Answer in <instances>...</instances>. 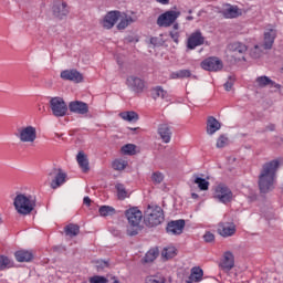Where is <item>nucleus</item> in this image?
Listing matches in <instances>:
<instances>
[{"instance_id":"nucleus-1","label":"nucleus","mask_w":283,"mask_h":283,"mask_svg":"<svg viewBox=\"0 0 283 283\" xmlns=\"http://www.w3.org/2000/svg\"><path fill=\"white\" fill-rule=\"evenodd\" d=\"M280 161L277 159L265 163L259 175V189L261 193H269L275 189Z\"/></svg>"},{"instance_id":"nucleus-2","label":"nucleus","mask_w":283,"mask_h":283,"mask_svg":"<svg viewBox=\"0 0 283 283\" xmlns=\"http://www.w3.org/2000/svg\"><path fill=\"white\" fill-rule=\"evenodd\" d=\"M13 207L20 216H30V212L34 211L36 207V199L31 195L17 192L13 199Z\"/></svg>"},{"instance_id":"nucleus-3","label":"nucleus","mask_w":283,"mask_h":283,"mask_svg":"<svg viewBox=\"0 0 283 283\" xmlns=\"http://www.w3.org/2000/svg\"><path fill=\"white\" fill-rule=\"evenodd\" d=\"M165 220V214L163 213V208L158 206H148L145 216L144 221L147 227H158V224H161Z\"/></svg>"},{"instance_id":"nucleus-4","label":"nucleus","mask_w":283,"mask_h":283,"mask_svg":"<svg viewBox=\"0 0 283 283\" xmlns=\"http://www.w3.org/2000/svg\"><path fill=\"white\" fill-rule=\"evenodd\" d=\"M50 109L56 118H63L67 114V104L62 97H51L50 102Z\"/></svg>"},{"instance_id":"nucleus-5","label":"nucleus","mask_w":283,"mask_h":283,"mask_svg":"<svg viewBox=\"0 0 283 283\" xmlns=\"http://www.w3.org/2000/svg\"><path fill=\"white\" fill-rule=\"evenodd\" d=\"M20 143H29L32 145L36 140V127L34 126H23L18 128V134L15 135Z\"/></svg>"},{"instance_id":"nucleus-6","label":"nucleus","mask_w":283,"mask_h":283,"mask_svg":"<svg viewBox=\"0 0 283 283\" xmlns=\"http://www.w3.org/2000/svg\"><path fill=\"white\" fill-rule=\"evenodd\" d=\"M178 17H180V11H166L157 18V25L159 28H171V25L176 23Z\"/></svg>"},{"instance_id":"nucleus-7","label":"nucleus","mask_w":283,"mask_h":283,"mask_svg":"<svg viewBox=\"0 0 283 283\" xmlns=\"http://www.w3.org/2000/svg\"><path fill=\"white\" fill-rule=\"evenodd\" d=\"M214 198L219 200V202L227 205V202L233 200V192L229 187L224 186V184H220L214 188Z\"/></svg>"},{"instance_id":"nucleus-8","label":"nucleus","mask_w":283,"mask_h":283,"mask_svg":"<svg viewBox=\"0 0 283 283\" xmlns=\"http://www.w3.org/2000/svg\"><path fill=\"white\" fill-rule=\"evenodd\" d=\"M52 12L55 19L63 21V19H66L67 14H70V6H67V2L55 0L52 6Z\"/></svg>"},{"instance_id":"nucleus-9","label":"nucleus","mask_w":283,"mask_h":283,"mask_svg":"<svg viewBox=\"0 0 283 283\" xmlns=\"http://www.w3.org/2000/svg\"><path fill=\"white\" fill-rule=\"evenodd\" d=\"M238 231L235 223L233 222H220L218 224V233L221 238H232Z\"/></svg>"},{"instance_id":"nucleus-10","label":"nucleus","mask_w":283,"mask_h":283,"mask_svg":"<svg viewBox=\"0 0 283 283\" xmlns=\"http://www.w3.org/2000/svg\"><path fill=\"white\" fill-rule=\"evenodd\" d=\"M130 227H138L143 220V212L138 208H130L125 213Z\"/></svg>"},{"instance_id":"nucleus-11","label":"nucleus","mask_w":283,"mask_h":283,"mask_svg":"<svg viewBox=\"0 0 283 283\" xmlns=\"http://www.w3.org/2000/svg\"><path fill=\"white\" fill-rule=\"evenodd\" d=\"M202 70H207L208 72H220L222 70V61L218 57H209L201 62Z\"/></svg>"},{"instance_id":"nucleus-12","label":"nucleus","mask_w":283,"mask_h":283,"mask_svg":"<svg viewBox=\"0 0 283 283\" xmlns=\"http://www.w3.org/2000/svg\"><path fill=\"white\" fill-rule=\"evenodd\" d=\"M275 36H277V31L273 29V27L269 25L264 31V50H271V48H273V43H275Z\"/></svg>"},{"instance_id":"nucleus-13","label":"nucleus","mask_w":283,"mask_h":283,"mask_svg":"<svg viewBox=\"0 0 283 283\" xmlns=\"http://www.w3.org/2000/svg\"><path fill=\"white\" fill-rule=\"evenodd\" d=\"M199 45H205V36H202V32L196 31L188 38L187 48L196 50Z\"/></svg>"},{"instance_id":"nucleus-14","label":"nucleus","mask_w":283,"mask_h":283,"mask_svg":"<svg viewBox=\"0 0 283 283\" xmlns=\"http://www.w3.org/2000/svg\"><path fill=\"white\" fill-rule=\"evenodd\" d=\"M126 84L133 92L136 94H140L145 90V82L140 77H136L134 75L127 77Z\"/></svg>"},{"instance_id":"nucleus-15","label":"nucleus","mask_w":283,"mask_h":283,"mask_svg":"<svg viewBox=\"0 0 283 283\" xmlns=\"http://www.w3.org/2000/svg\"><path fill=\"white\" fill-rule=\"evenodd\" d=\"M52 174L55 176L51 181V189H59L62 185H65V179L67 178V174H65L61 168L54 169ZM50 174V176H52Z\"/></svg>"},{"instance_id":"nucleus-16","label":"nucleus","mask_w":283,"mask_h":283,"mask_svg":"<svg viewBox=\"0 0 283 283\" xmlns=\"http://www.w3.org/2000/svg\"><path fill=\"white\" fill-rule=\"evenodd\" d=\"M118 17H120V11H109L102 21L103 28L106 30H112V28L116 25Z\"/></svg>"},{"instance_id":"nucleus-17","label":"nucleus","mask_w":283,"mask_h":283,"mask_svg":"<svg viewBox=\"0 0 283 283\" xmlns=\"http://www.w3.org/2000/svg\"><path fill=\"white\" fill-rule=\"evenodd\" d=\"M185 230V220L170 221L166 228L167 233L170 235H180Z\"/></svg>"},{"instance_id":"nucleus-18","label":"nucleus","mask_w":283,"mask_h":283,"mask_svg":"<svg viewBox=\"0 0 283 283\" xmlns=\"http://www.w3.org/2000/svg\"><path fill=\"white\" fill-rule=\"evenodd\" d=\"M247 50V44L241 42H233L228 45V52H231L232 56H241V59H244Z\"/></svg>"},{"instance_id":"nucleus-19","label":"nucleus","mask_w":283,"mask_h":283,"mask_svg":"<svg viewBox=\"0 0 283 283\" xmlns=\"http://www.w3.org/2000/svg\"><path fill=\"white\" fill-rule=\"evenodd\" d=\"M254 85L260 90H262L263 87H271V88L275 87V90H280V84L273 82L266 75L256 77Z\"/></svg>"},{"instance_id":"nucleus-20","label":"nucleus","mask_w":283,"mask_h":283,"mask_svg":"<svg viewBox=\"0 0 283 283\" xmlns=\"http://www.w3.org/2000/svg\"><path fill=\"white\" fill-rule=\"evenodd\" d=\"M69 109L73 114H87L90 112V107L85 102L74 101L69 104Z\"/></svg>"},{"instance_id":"nucleus-21","label":"nucleus","mask_w":283,"mask_h":283,"mask_svg":"<svg viewBox=\"0 0 283 283\" xmlns=\"http://www.w3.org/2000/svg\"><path fill=\"white\" fill-rule=\"evenodd\" d=\"M61 78L73 81V83H81L83 81V74L76 70H66L61 73Z\"/></svg>"},{"instance_id":"nucleus-22","label":"nucleus","mask_w":283,"mask_h":283,"mask_svg":"<svg viewBox=\"0 0 283 283\" xmlns=\"http://www.w3.org/2000/svg\"><path fill=\"white\" fill-rule=\"evenodd\" d=\"M223 271H231L233 266H235V259L233 256V253L230 251L224 252L223 259L219 265Z\"/></svg>"},{"instance_id":"nucleus-23","label":"nucleus","mask_w":283,"mask_h":283,"mask_svg":"<svg viewBox=\"0 0 283 283\" xmlns=\"http://www.w3.org/2000/svg\"><path fill=\"white\" fill-rule=\"evenodd\" d=\"M118 24H117V30H126V28H129L132 23H136V19L133 18L132 15H128L127 13H122L119 12L118 15Z\"/></svg>"},{"instance_id":"nucleus-24","label":"nucleus","mask_w":283,"mask_h":283,"mask_svg":"<svg viewBox=\"0 0 283 283\" xmlns=\"http://www.w3.org/2000/svg\"><path fill=\"white\" fill-rule=\"evenodd\" d=\"M221 14L224 17V19H237V17H240V9L235 6L226 4L221 11Z\"/></svg>"},{"instance_id":"nucleus-25","label":"nucleus","mask_w":283,"mask_h":283,"mask_svg":"<svg viewBox=\"0 0 283 283\" xmlns=\"http://www.w3.org/2000/svg\"><path fill=\"white\" fill-rule=\"evenodd\" d=\"M171 127L167 124H160L158 126V135L160 136L163 143H171Z\"/></svg>"},{"instance_id":"nucleus-26","label":"nucleus","mask_w":283,"mask_h":283,"mask_svg":"<svg viewBox=\"0 0 283 283\" xmlns=\"http://www.w3.org/2000/svg\"><path fill=\"white\" fill-rule=\"evenodd\" d=\"M220 122H218V119H216V117L210 116L208 118L207 122V134H209V136H213V134H216V132L220 130Z\"/></svg>"},{"instance_id":"nucleus-27","label":"nucleus","mask_w":283,"mask_h":283,"mask_svg":"<svg viewBox=\"0 0 283 283\" xmlns=\"http://www.w3.org/2000/svg\"><path fill=\"white\" fill-rule=\"evenodd\" d=\"M205 272L200 268H192L189 280L186 283L202 282Z\"/></svg>"},{"instance_id":"nucleus-28","label":"nucleus","mask_w":283,"mask_h":283,"mask_svg":"<svg viewBox=\"0 0 283 283\" xmlns=\"http://www.w3.org/2000/svg\"><path fill=\"white\" fill-rule=\"evenodd\" d=\"M76 160L84 172L90 171V160H87V155H85V153L80 151L76 156Z\"/></svg>"},{"instance_id":"nucleus-29","label":"nucleus","mask_w":283,"mask_h":283,"mask_svg":"<svg viewBox=\"0 0 283 283\" xmlns=\"http://www.w3.org/2000/svg\"><path fill=\"white\" fill-rule=\"evenodd\" d=\"M14 258L17 262H30L32 260L33 255L32 252L25 251V250H19L14 253Z\"/></svg>"},{"instance_id":"nucleus-30","label":"nucleus","mask_w":283,"mask_h":283,"mask_svg":"<svg viewBox=\"0 0 283 283\" xmlns=\"http://www.w3.org/2000/svg\"><path fill=\"white\" fill-rule=\"evenodd\" d=\"M192 178L193 184L198 186V189H200V191H209V181H207V179L198 177V175H193Z\"/></svg>"},{"instance_id":"nucleus-31","label":"nucleus","mask_w":283,"mask_h":283,"mask_svg":"<svg viewBox=\"0 0 283 283\" xmlns=\"http://www.w3.org/2000/svg\"><path fill=\"white\" fill-rule=\"evenodd\" d=\"M98 211H99V216H102V218H107L109 216H116V209L112 206H101Z\"/></svg>"},{"instance_id":"nucleus-32","label":"nucleus","mask_w":283,"mask_h":283,"mask_svg":"<svg viewBox=\"0 0 283 283\" xmlns=\"http://www.w3.org/2000/svg\"><path fill=\"white\" fill-rule=\"evenodd\" d=\"M119 116L123 120H127L128 123H136V120H138V114L136 112H123Z\"/></svg>"},{"instance_id":"nucleus-33","label":"nucleus","mask_w":283,"mask_h":283,"mask_svg":"<svg viewBox=\"0 0 283 283\" xmlns=\"http://www.w3.org/2000/svg\"><path fill=\"white\" fill-rule=\"evenodd\" d=\"M115 188L117 190L118 200H125V198H129V192L127 191V189H125V186L123 184H117Z\"/></svg>"},{"instance_id":"nucleus-34","label":"nucleus","mask_w":283,"mask_h":283,"mask_svg":"<svg viewBox=\"0 0 283 283\" xmlns=\"http://www.w3.org/2000/svg\"><path fill=\"white\" fill-rule=\"evenodd\" d=\"M81 231V228L74 223H70L65 227V233L66 235H70V238H74L75 235H78Z\"/></svg>"},{"instance_id":"nucleus-35","label":"nucleus","mask_w":283,"mask_h":283,"mask_svg":"<svg viewBox=\"0 0 283 283\" xmlns=\"http://www.w3.org/2000/svg\"><path fill=\"white\" fill-rule=\"evenodd\" d=\"M127 165L128 163L125 159H115L112 164V167L115 171H123L127 168Z\"/></svg>"},{"instance_id":"nucleus-36","label":"nucleus","mask_w":283,"mask_h":283,"mask_svg":"<svg viewBox=\"0 0 283 283\" xmlns=\"http://www.w3.org/2000/svg\"><path fill=\"white\" fill-rule=\"evenodd\" d=\"M14 263L8 256L0 255V271H6V269H12Z\"/></svg>"},{"instance_id":"nucleus-37","label":"nucleus","mask_w":283,"mask_h":283,"mask_svg":"<svg viewBox=\"0 0 283 283\" xmlns=\"http://www.w3.org/2000/svg\"><path fill=\"white\" fill-rule=\"evenodd\" d=\"M191 76V71L189 70H179L170 74L171 78H189Z\"/></svg>"},{"instance_id":"nucleus-38","label":"nucleus","mask_w":283,"mask_h":283,"mask_svg":"<svg viewBox=\"0 0 283 283\" xmlns=\"http://www.w3.org/2000/svg\"><path fill=\"white\" fill-rule=\"evenodd\" d=\"M161 255L166 259V260H171V258H176V248L175 247H168L165 248L161 252Z\"/></svg>"},{"instance_id":"nucleus-39","label":"nucleus","mask_w":283,"mask_h":283,"mask_svg":"<svg viewBox=\"0 0 283 283\" xmlns=\"http://www.w3.org/2000/svg\"><path fill=\"white\" fill-rule=\"evenodd\" d=\"M156 258H158V251L156 249L149 250L144 258V262L145 263L154 262Z\"/></svg>"},{"instance_id":"nucleus-40","label":"nucleus","mask_w":283,"mask_h":283,"mask_svg":"<svg viewBox=\"0 0 283 283\" xmlns=\"http://www.w3.org/2000/svg\"><path fill=\"white\" fill-rule=\"evenodd\" d=\"M122 151L126 154V156H134V154H136V145L126 144L122 147Z\"/></svg>"},{"instance_id":"nucleus-41","label":"nucleus","mask_w":283,"mask_h":283,"mask_svg":"<svg viewBox=\"0 0 283 283\" xmlns=\"http://www.w3.org/2000/svg\"><path fill=\"white\" fill-rule=\"evenodd\" d=\"M167 280L163 275H150L146 277V283H165Z\"/></svg>"},{"instance_id":"nucleus-42","label":"nucleus","mask_w":283,"mask_h":283,"mask_svg":"<svg viewBox=\"0 0 283 283\" xmlns=\"http://www.w3.org/2000/svg\"><path fill=\"white\" fill-rule=\"evenodd\" d=\"M151 180L155 185H160L165 180V175L160 171L153 172Z\"/></svg>"},{"instance_id":"nucleus-43","label":"nucleus","mask_w":283,"mask_h":283,"mask_svg":"<svg viewBox=\"0 0 283 283\" xmlns=\"http://www.w3.org/2000/svg\"><path fill=\"white\" fill-rule=\"evenodd\" d=\"M154 98H167V91L163 90V87L157 86L154 90Z\"/></svg>"},{"instance_id":"nucleus-44","label":"nucleus","mask_w":283,"mask_h":283,"mask_svg":"<svg viewBox=\"0 0 283 283\" xmlns=\"http://www.w3.org/2000/svg\"><path fill=\"white\" fill-rule=\"evenodd\" d=\"M97 271H103L104 269H108L109 268V262L105 261V260H97L94 262Z\"/></svg>"},{"instance_id":"nucleus-45","label":"nucleus","mask_w":283,"mask_h":283,"mask_svg":"<svg viewBox=\"0 0 283 283\" xmlns=\"http://www.w3.org/2000/svg\"><path fill=\"white\" fill-rule=\"evenodd\" d=\"M227 145H229V138L224 137V135H221L217 140L218 149H222V147H227Z\"/></svg>"},{"instance_id":"nucleus-46","label":"nucleus","mask_w":283,"mask_h":283,"mask_svg":"<svg viewBox=\"0 0 283 283\" xmlns=\"http://www.w3.org/2000/svg\"><path fill=\"white\" fill-rule=\"evenodd\" d=\"M233 83H235V78L233 76H230L229 80L223 84L226 92H231Z\"/></svg>"},{"instance_id":"nucleus-47","label":"nucleus","mask_w":283,"mask_h":283,"mask_svg":"<svg viewBox=\"0 0 283 283\" xmlns=\"http://www.w3.org/2000/svg\"><path fill=\"white\" fill-rule=\"evenodd\" d=\"M107 282L108 280L105 276L95 275L90 279V283H107Z\"/></svg>"},{"instance_id":"nucleus-48","label":"nucleus","mask_w":283,"mask_h":283,"mask_svg":"<svg viewBox=\"0 0 283 283\" xmlns=\"http://www.w3.org/2000/svg\"><path fill=\"white\" fill-rule=\"evenodd\" d=\"M251 56L253 59H260V56H262V49L260 48V45L254 46V50L251 51Z\"/></svg>"},{"instance_id":"nucleus-49","label":"nucleus","mask_w":283,"mask_h":283,"mask_svg":"<svg viewBox=\"0 0 283 283\" xmlns=\"http://www.w3.org/2000/svg\"><path fill=\"white\" fill-rule=\"evenodd\" d=\"M205 242H213L216 240V235L211 232H206L203 235Z\"/></svg>"},{"instance_id":"nucleus-50","label":"nucleus","mask_w":283,"mask_h":283,"mask_svg":"<svg viewBox=\"0 0 283 283\" xmlns=\"http://www.w3.org/2000/svg\"><path fill=\"white\" fill-rule=\"evenodd\" d=\"M170 36H171V39H172V41L175 42V43H178V39H179V36H180V34L178 33V32H170Z\"/></svg>"},{"instance_id":"nucleus-51","label":"nucleus","mask_w":283,"mask_h":283,"mask_svg":"<svg viewBox=\"0 0 283 283\" xmlns=\"http://www.w3.org/2000/svg\"><path fill=\"white\" fill-rule=\"evenodd\" d=\"M83 202L86 207H90L92 205V199H90V197H84Z\"/></svg>"},{"instance_id":"nucleus-52","label":"nucleus","mask_w":283,"mask_h":283,"mask_svg":"<svg viewBox=\"0 0 283 283\" xmlns=\"http://www.w3.org/2000/svg\"><path fill=\"white\" fill-rule=\"evenodd\" d=\"M157 3H160L161 6H169V0H155Z\"/></svg>"},{"instance_id":"nucleus-53","label":"nucleus","mask_w":283,"mask_h":283,"mask_svg":"<svg viewBox=\"0 0 283 283\" xmlns=\"http://www.w3.org/2000/svg\"><path fill=\"white\" fill-rule=\"evenodd\" d=\"M150 43H151V45H157L158 44V38H151Z\"/></svg>"},{"instance_id":"nucleus-54","label":"nucleus","mask_w":283,"mask_h":283,"mask_svg":"<svg viewBox=\"0 0 283 283\" xmlns=\"http://www.w3.org/2000/svg\"><path fill=\"white\" fill-rule=\"evenodd\" d=\"M191 197H192L195 200H197L198 193H195V192H193V193L191 195Z\"/></svg>"},{"instance_id":"nucleus-55","label":"nucleus","mask_w":283,"mask_h":283,"mask_svg":"<svg viewBox=\"0 0 283 283\" xmlns=\"http://www.w3.org/2000/svg\"><path fill=\"white\" fill-rule=\"evenodd\" d=\"M187 21H193V17L188 15V17H187Z\"/></svg>"},{"instance_id":"nucleus-56","label":"nucleus","mask_w":283,"mask_h":283,"mask_svg":"<svg viewBox=\"0 0 283 283\" xmlns=\"http://www.w3.org/2000/svg\"><path fill=\"white\" fill-rule=\"evenodd\" d=\"M178 28H179L178 23L174 24L175 30H178Z\"/></svg>"},{"instance_id":"nucleus-57","label":"nucleus","mask_w":283,"mask_h":283,"mask_svg":"<svg viewBox=\"0 0 283 283\" xmlns=\"http://www.w3.org/2000/svg\"><path fill=\"white\" fill-rule=\"evenodd\" d=\"M136 233H138V232L133 231V232L129 233V235H136Z\"/></svg>"},{"instance_id":"nucleus-58","label":"nucleus","mask_w":283,"mask_h":283,"mask_svg":"<svg viewBox=\"0 0 283 283\" xmlns=\"http://www.w3.org/2000/svg\"><path fill=\"white\" fill-rule=\"evenodd\" d=\"M130 129H132V132H136L137 128H130Z\"/></svg>"},{"instance_id":"nucleus-59","label":"nucleus","mask_w":283,"mask_h":283,"mask_svg":"<svg viewBox=\"0 0 283 283\" xmlns=\"http://www.w3.org/2000/svg\"><path fill=\"white\" fill-rule=\"evenodd\" d=\"M273 129H275V126H272V127H271V130H273Z\"/></svg>"},{"instance_id":"nucleus-60","label":"nucleus","mask_w":283,"mask_h":283,"mask_svg":"<svg viewBox=\"0 0 283 283\" xmlns=\"http://www.w3.org/2000/svg\"><path fill=\"white\" fill-rule=\"evenodd\" d=\"M39 111L41 112V111H43V108L40 107Z\"/></svg>"},{"instance_id":"nucleus-61","label":"nucleus","mask_w":283,"mask_h":283,"mask_svg":"<svg viewBox=\"0 0 283 283\" xmlns=\"http://www.w3.org/2000/svg\"><path fill=\"white\" fill-rule=\"evenodd\" d=\"M240 59H241V57L239 56V57H238V61H240Z\"/></svg>"},{"instance_id":"nucleus-62","label":"nucleus","mask_w":283,"mask_h":283,"mask_svg":"<svg viewBox=\"0 0 283 283\" xmlns=\"http://www.w3.org/2000/svg\"><path fill=\"white\" fill-rule=\"evenodd\" d=\"M0 224H1V216H0Z\"/></svg>"}]
</instances>
